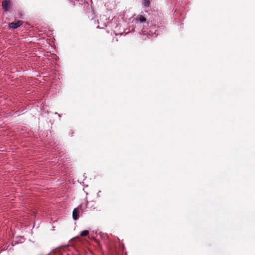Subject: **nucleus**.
I'll return each mask as SVG.
<instances>
[{"mask_svg":"<svg viewBox=\"0 0 255 255\" xmlns=\"http://www.w3.org/2000/svg\"><path fill=\"white\" fill-rule=\"evenodd\" d=\"M11 6L10 0H4L2 1V7L5 11H8Z\"/></svg>","mask_w":255,"mask_h":255,"instance_id":"obj_1","label":"nucleus"},{"mask_svg":"<svg viewBox=\"0 0 255 255\" xmlns=\"http://www.w3.org/2000/svg\"><path fill=\"white\" fill-rule=\"evenodd\" d=\"M22 21L21 20H18L16 22H13L9 23V26L10 28H12L13 29H16L19 26H20L22 24Z\"/></svg>","mask_w":255,"mask_h":255,"instance_id":"obj_2","label":"nucleus"},{"mask_svg":"<svg viewBox=\"0 0 255 255\" xmlns=\"http://www.w3.org/2000/svg\"><path fill=\"white\" fill-rule=\"evenodd\" d=\"M135 20L136 22H139L140 23H142L145 22L146 19L144 16L141 15H138L136 16Z\"/></svg>","mask_w":255,"mask_h":255,"instance_id":"obj_3","label":"nucleus"},{"mask_svg":"<svg viewBox=\"0 0 255 255\" xmlns=\"http://www.w3.org/2000/svg\"><path fill=\"white\" fill-rule=\"evenodd\" d=\"M79 210L77 208H75L73 211V218L74 220H77L79 218Z\"/></svg>","mask_w":255,"mask_h":255,"instance_id":"obj_4","label":"nucleus"},{"mask_svg":"<svg viewBox=\"0 0 255 255\" xmlns=\"http://www.w3.org/2000/svg\"><path fill=\"white\" fill-rule=\"evenodd\" d=\"M150 3V2L149 0H143L142 1V4L145 7H148L149 6Z\"/></svg>","mask_w":255,"mask_h":255,"instance_id":"obj_5","label":"nucleus"},{"mask_svg":"<svg viewBox=\"0 0 255 255\" xmlns=\"http://www.w3.org/2000/svg\"><path fill=\"white\" fill-rule=\"evenodd\" d=\"M88 234H89V231L87 230H85V231H82L80 235L81 236L85 237V236H87Z\"/></svg>","mask_w":255,"mask_h":255,"instance_id":"obj_6","label":"nucleus"}]
</instances>
